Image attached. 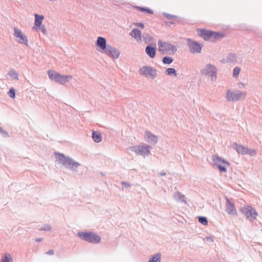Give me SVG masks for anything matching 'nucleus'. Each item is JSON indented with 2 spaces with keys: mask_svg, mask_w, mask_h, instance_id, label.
<instances>
[{
  "mask_svg": "<svg viewBox=\"0 0 262 262\" xmlns=\"http://www.w3.org/2000/svg\"><path fill=\"white\" fill-rule=\"evenodd\" d=\"M159 174L161 176H164L166 174V173L165 172L162 171V172H159Z\"/></svg>",
  "mask_w": 262,
  "mask_h": 262,
  "instance_id": "obj_45",
  "label": "nucleus"
},
{
  "mask_svg": "<svg viewBox=\"0 0 262 262\" xmlns=\"http://www.w3.org/2000/svg\"><path fill=\"white\" fill-rule=\"evenodd\" d=\"M130 35L138 41H141L142 40L141 32L138 29H133L130 33Z\"/></svg>",
  "mask_w": 262,
  "mask_h": 262,
  "instance_id": "obj_19",
  "label": "nucleus"
},
{
  "mask_svg": "<svg viewBox=\"0 0 262 262\" xmlns=\"http://www.w3.org/2000/svg\"><path fill=\"white\" fill-rule=\"evenodd\" d=\"M165 73L169 76H172L176 77L177 76L176 71L173 68H169L166 70Z\"/></svg>",
  "mask_w": 262,
  "mask_h": 262,
  "instance_id": "obj_28",
  "label": "nucleus"
},
{
  "mask_svg": "<svg viewBox=\"0 0 262 262\" xmlns=\"http://www.w3.org/2000/svg\"><path fill=\"white\" fill-rule=\"evenodd\" d=\"M54 155L56 162L63 165L67 169L73 171H76L78 167L81 165L79 163L74 161L72 158L66 156L62 153L55 152Z\"/></svg>",
  "mask_w": 262,
  "mask_h": 262,
  "instance_id": "obj_2",
  "label": "nucleus"
},
{
  "mask_svg": "<svg viewBox=\"0 0 262 262\" xmlns=\"http://www.w3.org/2000/svg\"><path fill=\"white\" fill-rule=\"evenodd\" d=\"M96 45L99 48V51L103 53L107 48L108 45L106 44V40L104 37L99 36L97 38Z\"/></svg>",
  "mask_w": 262,
  "mask_h": 262,
  "instance_id": "obj_16",
  "label": "nucleus"
},
{
  "mask_svg": "<svg viewBox=\"0 0 262 262\" xmlns=\"http://www.w3.org/2000/svg\"><path fill=\"white\" fill-rule=\"evenodd\" d=\"M77 235L81 239L89 243L98 244L101 241V237L93 232H79Z\"/></svg>",
  "mask_w": 262,
  "mask_h": 262,
  "instance_id": "obj_4",
  "label": "nucleus"
},
{
  "mask_svg": "<svg viewBox=\"0 0 262 262\" xmlns=\"http://www.w3.org/2000/svg\"><path fill=\"white\" fill-rule=\"evenodd\" d=\"M139 73L140 75L145 77L150 76L152 79L156 77L157 75V70L148 66H144L139 70Z\"/></svg>",
  "mask_w": 262,
  "mask_h": 262,
  "instance_id": "obj_10",
  "label": "nucleus"
},
{
  "mask_svg": "<svg viewBox=\"0 0 262 262\" xmlns=\"http://www.w3.org/2000/svg\"><path fill=\"white\" fill-rule=\"evenodd\" d=\"M102 53L105 54L114 59H117L120 54V52L119 50L112 47L111 46L107 45V48Z\"/></svg>",
  "mask_w": 262,
  "mask_h": 262,
  "instance_id": "obj_14",
  "label": "nucleus"
},
{
  "mask_svg": "<svg viewBox=\"0 0 262 262\" xmlns=\"http://www.w3.org/2000/svg\"><path fill=\"white\" fill-rule=\"evenodd\" d=\"M92 137L96 143L100 142L102 139L101 134L97 131H93Z\"/></svg>",
  "mask_w": 262,
  "mask_h": 262,
  "instance_id": "obj_23",
  "label": "nucleus"
},
{
  "mask_svg": "<svg viewBox=\"0 0 262 262\" xmlns=\"http://www.w3.org/2000/svg\"><path fill=\"white\" fill-rule=\"evenodd\" d=\"M233 149L241 155H246L247 147H246L242 145H238L236 143H233L232 145Z\"/></svg>",
  "mask_w": 262,
  "mask_h": 262,
  "instance_id": "obj_18",
  "label": "nucleus"
},
{
  "mask_svg": "<svg viewBox=\"0 0 262 262\" xmlns=\"http://www.w3.org/2000/svg\"><path fill=\"white\" fill-rule=\"evenodd\" d=\"M145 52L151 58L155 57L156 50V48L150 45H148L145 48Z\"/></svg>",
  "mask_w": 262,
  "mask_h": 262,
  "instance_id": "obj_20",
  "label": "nucleus"
},
{
  "mask_svg": "<svg viewBox=\"0 0 262 262\" xmlns=\"http://www.w3.org/2000/svg\"><path fill=\"white\" fill-rule=\"evenodd\" d=\"M145 138L147 142L151 144H156L158 142L157 136L148 131L145 132Z\"/></svg>",
  "mask_w": 262,
  "mask_h": 262,
  "instance_id": "obj_17",
  "label": "nucleus"
},
{
  "mask_svg": "<svg viewBox=\"0 0 262 262\" xmlns=\"http://www.w3.org/2000/svg\"><path fill=\"white\" fill-rule=\"evenodd\" d=\"M46 254L52 255L54 254V250L52 249H50L46 253Z\"/></svg>",
  "mask_w": 262,
  "mask_h": 262,
  "instance_id": "obj_44",
  "label": "nucleus"
},
{
  "mask_svg": "<svg viewBox=\"0 0 262 262\" xmlns=\"http://www.w3.org/2000/svg\"><path fill=\"white\" fill-rule=\"evenodd\" d=\"M224 61H225V59H223V60H222V62H224Z\"/></svg>",
  "mask_w": 262,
  "mask_h": 262,
  "instance_id": "obj_48",
  "label": "nucleus"
},
{
  "mask_svg": "<svg viewBox=\"0 0 262 262\" xmlns=\"http://www.w3.org/2000/svg\"><path fill=\"white\" fill-rule=\"evenodd\" d=\"M224 61H225V59H223V60H222V62H224Z\"/></svg>",
  "mask_w": 262,
  "mask_h": 262,
  "instance_id": "obj_47",
  "label": "nucleus"
},
{
  "mask_svg": "<svg viewBox=\"0 0 262 262\" xmlns=\"http://www.w3.org/2000/svg\"><path fill=\"white\" fill-rule=\"evenodd\" d=\"M246 97V93L239 91H232L228 90L226 92V99L228 101H237L241 99H244Z\"/></svg>",
  "mask_w": 262,
  "mask_h": 262,
  "instance_id": "obj_7",
  "label": "nucleus"
},
{
  "mask_svg": "<svg viewBox=\"0 0 262 262\" xmlns=\"http://www.w3.org/2000/svg\"><path fill=\"white\" fill-rule=\"evenodd\" d=\"M206 239L207 241H209L211 242H213V238L211 236H207L206 237Z\"/></svg>",
  "mask_w": 262,
  "mask_h": 262,
  "instance_id": "obj_43",
  "label": "nucleus"
},
{
  "mask_svg": "<svg viewBox=\"0 0 262 262\" xmlns=\"http://www.w3.org/2000/svg\"><path fill=\"white\" fill-rule=\"evenodd\" d=\"M163 15L164 16H165L167 18H168V19H170L178 17L176 15H171V14H168V13H163Z\"/></svg>",
  "mask_w": 262,
  "mask_h": 262,
  "instance_id": "obj_38",
  "label": "nucleus"
},
{
  "mask_svg": "<svg viewBox=\"0 0 262 262\" xmlns=\"http://www.w3.org/2000/svg\"><path fill=\"white\" fill-rule=\"evenodd\" d=\"M226 62L230 63H235L237 62V56L233 53H229L226 59Z\"/></svg>",
  "mask_w": 262,
  "mask_h": 262,
  "instance_id": "obj_22",
  "label": "nucleus"
},
{
  "mask_svg": "<svg viewBox=\"0 0 262 262\" xmlns=\"http://www.w3.org/2000/svg\"><path fill=\"white\" fill-rule=\"evenodd\" d=\"M158 45L159 51L163 53L169 52L171 54H174L177 51L176 46L170 43L162 41L161 40L158 41Z\"/></svg>",
  "mask_w": 262,
  "mask_h": 262,
  "instance_id": "obj_8",
  "label": "nucleus"
},
{
  "mask_svg": "<svg viewBox=\"0 0 262 262\" xmlns=\"http://www.w3.org/2000/svg\"><path fill=\"white\" fill-rule=\"evenodd\" d=\"M52 228L49 224L44 225L40 229V231H49L51 230Z\"/></svg>",
  "mask_w": 262,
  "mask_h": 262,
  "instance_id": "obj_37",
  "label": "nucleus"
},
{
  "mask_svg": "<svg viewBox=\"0 0 262 262\" xmlns=\"http://www.w3.org/2000/svg\"><path fill=\"white\" fill-rule=\"evenodd\" d=\"M151 146L146 144L139 145L133 146H129L128 149L137 155L143 156L144 157L148 156L150 154V150Z\"/></svg>",
  "mask_w": 262,
  "mask_h": 262,
  "instance_id": "obj_5",
  "label": "nucleus"
},
{
  "mask_svg": "<svg viewBox=\"0 0 262 262\" xmlns=\"http://www.w3.org/2000/svg\"><path fill=\"white\" fill-rule=\"evenodd\" d=\"M187 43L189 50L191 53H200L202 51V46L198 42L187 39Z\"/></svg>",
  "mask_w": 262,
  "mask_h": 262,
  "instance_id": "obj_13",
  "label": "nucleus"
},
{
  "mask_svg": "<svg viewBox=\"0 0 262 262\" xmlns=\"http://www.w3.org/2000/svg\"><path fill=\"white\" fill-rule=\"evenodd\" d=\"M256 154V151L255 149L247 148L246 155H249L251 156H255Z\"/></svg>",
  "mask_w": 262,
  "mask_h": 262,
  "instance_id": "obj_35",
  "label": "nucleus"
},
{
  "mask_svg": "<svg viewBox=\"0 0 262 262\" xmlns=\"http://www.w3.org/2000/svg\"><path fill=\"white\" fill-rule=\"evenodd\" d=\"M242 212L249 220H254L258 215L257 212L251 206H244L242 208Z\"/></svg>",
  "mask_w": 262,
  "mask_h": 262,
  "instance_id": "obj_11",
  "label": "nucleus"
},
{
  "mask_svg": "<svg viewBox=\"0 0 262 262\" xmlns=\"http://www.w3.org/2000/svg\"><path fill=\"white\" fill-rule=\"evenodd\" d=\"M0 134H1L5 137H9V135H8V133L1 126H0Z\"/></svg>",
  "mask_w": 262,
  "mask_h": 262,
  "instance_id": "obj_39",
  "label": "nucleus"
},
{
  "mask_svg": "<svg viewBox=\"0 0 262 262\" xmlns=\"http://www.w3.org/2000/svg\"><path fill=\"white\" fill-rule=\"evenodd\" d=\"M226 212L230 215H237V211L234 204L232 203L228 197L226 198Z\"/></svg>",
  "mask_w": 262,
  "mask_h": 262,
  "instance_id": "obj_15",
  "label": "nucleus"
},
{
  "mask_svg": "<svg viewBox=\"0 0 262 262\" xmlns=\"http://www.w3.org/2000/svg\"><path fill=\"white\" fill-rule=\"evenodd\" d=\"M136 8L138 11H141V12H146L149 14H153V11L148 8L146 7H136Z\"/></svg>",
  "mask_w": 262,
  "mask_h": 262,
  "instance_id": "obj_29",
  "label": "nucleus"
},
{
  "mask_svg": "<svg viewBox=\"0 0 262 262\" xmlns=\"http://www.w3.org/2000/svg\"><path fill=\"white\" fill-rule=\"evenodd\" d=\"M224 61H225V59H223V60H222V62H224Z\"/></svg>",
  "mask_w": 262,
  "mask_h": 262,
  "instance_id": "obj_49",
  "label": "nucleus"
},
{
  "mask_svg": "<svg viewBox=\"0 0 262 262\" xmlns=\"http://www.w3.org/2000/svg\"><path fill=\"white\" fill-rule=\"evenodd\" d=\"M211 39L217 40L224 37V35L221 33L211 31Z\"/></svg>",
  "mask_w": 262,
  "mask_h": 262,
  "instance_id": "obj_26",
  "label": "nucleus"
},
{
  "mask_svg": "<svg viewBox=\"0 0 262 262\" xmlns=\"http://www.w3.org/2000/svg\"><path fill=\"white\" fill-rule=\"evenodd\" d=\"M44 18L43 15H39L38 14H35V26L36 27H40L41 25L42 21Z\"/></svg>",
  "mask_w": 262,
  "mask_h": 262,
  "instance_id": "obj_24",
  "label": "nucleus"
},
{
  "mask_svg": "<svg viewBox=\"0 0 262 262\" xmlns=\"http://www.w3.org/2000/svg\"><path fill=\"white\" fill-rule=\"evenodd\" d=\"M199 222L204 225H206L208 224L207 219L205 216L198 217Z\"/></svg>",
  "mask_w": 262,
  "mask_h": 262,
  "instance_id": "obj_33",
  "label": "nucleus"
},
{
  "mask_svg": "<svg viewBox=\"0 0 262 262\" xmlns=\"http://www.w3.org/2000/svg\"><path fill=\"white\" fill-rule=\"evenodd\" d=\"M217 68L212 64L208 63L201 70V74L210 78L211 81H215L217 78Z\"/></svg>",
  "mask_w": 262,
  "mask_h": 262,
  "instance_id": "obj_6",
  "label": "nucleus"
},
{
  "mask_svg": "<svg viewBox=\"0 0 262 262\" xmlns=\"http://www.w3.org/2000/svg\"><path fill=\"white\" fill-rule=\"evenodd\" d=\"M54 155L56 162L63 165L67 169L73 171H76L78 167L81 165L79 163L74 161L72 158L66 156L62 153L55 152Z\"/></svg>",
  "mask_w": 262,
  "mask_h": 262,
  "instance_id": "obj_1",
  "label": "nucleus"
},
{
  "mask_svg": "<svg viewBox=\"0 0 262 262\" xmlns=\"http://www.w3.org/2000/svg\"><path fill=\"white\" fill-rule=\"evenodd\" d=\"M173 198L178 201L185 202V196L180 192L177 191L173 194Z\"/></svg>",
  "mask_w": 262,
  "mask_h": 262,
  "instance_id": "obj_27",
  "label": "nucleus"
},
{
  "mask_svg": "<svg viewBox=\"0 0 262 262\" xmlns=\"http://www.w3.org/2000/svg\"><path fill=\"white\" fill-rule=\"evenodd\" d=\"M42 241V238H37L35 239V241L37 242H40Z\"/></svg>",
  "mask_w": 262,
  "mask_h": 262,
  "instance_id": "obj_46",
  "label": "nucleus"
},
{
  "mask_svg": "<svg viewBox=\"0 0 262 262\" xmlns=\"http://www.w3.org/2000/svg\"><path fill=\"white\" fill-rule=\"evenodd\" d=\"M212 161L214 165L217 167L221 172H226L227 171L226 166H229V162L215 156H213Z\"/></svg>",
  "mask_w": 262,
  "mask_h": 262,
  "instance_id": "obj_9",
  "label": "nucleus"
},
{
  "mask_svg": "<svg viewBox=\"0 0 262 262\" xmlns=\"http://www.w3.org/2000/svg\"><path fill=\"white\" fill-rule=\"evenodd\" d=\"M135 25L137 26V27H139L142 29H143L144 28V25L143 23H135Z\"/></svg>",
  "mask_w": 262,
  "mask_h": 262,
  "instance_id": "obj_42",
  "label": "nucleus"
},
{
  "mask_svg": "<svg viewBox=\"0 0 262 262\" xmlns=\"http://www.w3.org/2000/svg\"><path fill=\"white\" fill-rule=\"evenodd\" d=\"M48 74L51 80L60 84H64L65 83L70 81L72 78V76L70 75H62L53 71L49 70Z\"/></svg>",
  "mask_w": 262,
  "mask_h": 262,
  "instance_id": "obj_3",
  "label": "nucleus"
},
{
  "mask_svg": "<svg viewBox=\"0 0 262 262\" xmlns=\"http://www.w3.org/2000/svg\"><path fill=\"white\" fill-rule=\"evenodd\" d=\"M122 185L125 188L130 187L132 185L126 182H122L121 183Z\"/></svg>",
  "mask_w": 262,
  "mask_h": 262,
  "instance_id": "obj_40",
  "label": "nucleus"
},
{
  "mask_svg": "<svg viewBox=\"0 0 262 262\" xmlns=\"http://www.w3.org/2000/svg\"><path fill=\"white\" fill-rule=\"evenodd\" d=\"M211 31L204 29L200 31V36L206 40L211 38Z\"/></svg>",
  "mask_w": 262,
  "mask_h": 262,
  "instance_id": "obj_21",
  "label": "nucleus"
},
{
  "mask_svg": "<svg viewBox=\"0 0 262 262\" xmlns=\"http://www.w3.org/2000/svg\"><path fill=\"white\" fill-rule=\"evenodd\" d=\"M8 95L10 98L14 99L15 98V90L13 88L10 89V90L8 92Z\"/></svg>",
  "mask_w": 262,
  "mask_h": 262,
  "instance_id": "obj_36",
  "label": "nucleus"
},
{
  "mask_svg": "<svg viewBox=\"0 0 262 262\" xmlns=\"http://www.w3.org/2000/svg\"><path fill=\"white\" fill-rule=\"evenodd\" d=\"M173 58L169 56L164 57L162 59V61L164 64H170L173 62Z\"/></svg>",
  "mask_w": 262,
  "mask_h": 262,
  "instance_id": "obj_32",
  "label": "nucleus"
},
{
  "mask_svg": "<svg viewBox=\"0 0 262 262\" xmlns=\"http://www.w3.org/2000/svg\"><path fill=\"white\" fill-rule=\"evenodd\" d=\"M8 75L13 79L14 80H18L19 79V74L14 69H11L8 73Z\"/></svg>",
  "mask_w": 262,
  "mask_h": 262,
  "instance_id": "obj_25",
  "label": "nucleus"
},
{
  "mask_svg": "<svg viewBox=\"0 0 262 262\" xmlns=\"http://www.w3.org/2000/svg\"><path fill=\"white\" fill-rule=\"evenodd\" d=\"M14 36L19 43L28 45V40L27 36L24 34L21 31L17 28H14Z\"/></svg>",
  "mask_w": 262,
  "mask_h": 262,
  "instance_id": "obj_12",
  "label": "nucleus"
},
{
  "mask_svg": "<svg viewBox=\"0 0 262 262\" xmlns=\"http://www.w3.org/2000/svg\"><path fill=\"white\" fill-rule=\"evenodd\" d=\"M2 262H13L11 256L9 253H6L4 257L2 258Z\"/></svg>",
  "mask_w": 262,
  "mask_h": 262,
  "instance_id": "obj_31",
  "label": "nucleus"
},
{
  "mask_svg": "<svg viewBox=\"0 0 262 262\" xmlns=\"http://www.w3.org/2000/svg\"><path fill=\"white\" fill-rule=\"evenodd\" d=\"M40 31L43 33V34H47V30L46 29V27L44 25H41L40 27Z\"/></svg>",
  "mask_w": 262,
  "mask_h": 262,
  "instance_id": "obj_41",
  "label": "nucleus"
},
{
  "mask_svg": "<svg viewBox=\"0 0 262 262\" xmlns=\"http://www.w3.org/2000/svg\"><path fill=\"white\" fill-rule=\"evenodd\" d=\"M241 70L239 67H235L233 70V76L235 77L238 76Z\"/></svg>",
  "mask_w": 262,
  "mask_h": 262,
  "instance_id": "obj_34",
  "label": "nucleus"
},
{
  "mask_svg": "<svg viewBox=\"0 0 262 262\" xmlns=\"http://www.w3.org/2000/svg\"><path fill=\"white\" fill-rule=\"evenodd\" d=\"M148 262H161V254L157 253L150 259Z\"/></svg>",
  "mask_w": 262,
  "mask_h": 262,
  "instance_id": "obj_30",
  "label": "nucleus"
}]
</instances>
